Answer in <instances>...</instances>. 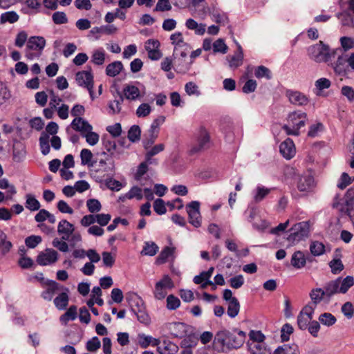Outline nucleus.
<instances>
[{
	"instance_id": "49",
	"label": "nucleus",
	"mask_w": 354,
	"mask_h": 354,
	"mask_svg": "<svg viewBox=\"0 0 354 354\" xmlns=\"http://www.w3.org/2000/svg\"><path fill=\"white\" fill-rule=\"evenodd\" d=\"M310 250L313 256H321L325 252V245L319 241H313L310 245Z\"/></svg>"
},
{
	"instance_id": "26",
	"label": "nucleus",
	"mask_w": 354,
	"mask_h": 354,
	"mask_svg": "<svg viewBox=\"0 0 354 354\" xmlns=\"http://www.w3.org/2000/svg\"><path fill=\"white\" fill-rule=\"evenodd\" d=\"M46 46V39L41 36L30 37L27 42L26 50L41 51Z\"/></svg>"
},
{
	"instance_id": "30",
	"label": "nucleus",
	"mask_w": 354,
	"mask_h": 354,
	"mask_svg": "<svg viewBox=\"0 0 354 354\" xmlns=\"http://www.w3.org/2000/svg\"><path fill=\"white\" fill-rule=\"evenodd\" d=\"M123 68V64L120 61H115L106 66V75L112 77H115Z\"/></svg>"
},
{
	"instance_id": "53",
	"label": "nucleus",
	"mask_w": 354,
	"mask_h": 354,
	"mask_svg": "<svg viewBox=\"0 0 354 354\" xmlns=\"http://www.w3.org/2000/svg\"><path fill=\"white\" fill-rule=\"evenodd\" d=\"M141 131L138 125H133L128 131V140L131 142H136L140 138Z\"/></svg>"
},
{
	"instance_id": "27",
	"label": "nucleus",
	"mask_w": 354,
	"mask_h": 354,
	"mask_svg": "<svg viewBox=\"0 0 354 354\" xmlns=\"http://www.w3.org/2000/svg\"><path fill=\"white\" fill-rule=\"evenodd\" d=\"M62 291L60 292L55 299H54V304L55 307L59 310H64L68 304V292L69 290L67 288L64 287V290H61Z\"/></svg>"
},
{
	"instance_id": "19",
	"label": "nucleus",
	"mask_w": 354,
	"mask_h": 354,
	"mask_svg": "<svg viewBox=\"0 0 354 354\" xmlns=\"http://www.w3.org/2000/svg\"><path fill=\"white\" fill-rule=\"evenodd\" d=\"M117 31V28L114 25H105L100 27H93L88 33V37H93L95 40L99 39L102 34L111 35Z\"/></svg>"
},
{
	"instance_id": "64",
	"label": "nucleus",
	"mask_w": 354,
	"mask_h": 354,
	"mask_svg": "<svg viewBox=\"0 0 354 354\" xmlns=\"http://www.w3.org/2000/svg\"><path fill=\"white\" fill-rule=\"evenodd\" d=\"M52 19L55 24L60 25L66 24L68 22V18L64 12H55L53 14Z\"/></svg>"
},
{
	"instance_id": "34",
	"label": "nucleus",
	"mask_w": 354,
	"mask_h": 354,
	"mask_svg": "<svg viewBox=\"0 0 354 354\" xmlns=\"http://www.w3.org/2000/svg\"><path fill=\"white\" fill-rule=\"evenodd\" d=\"M310 297L312 300V304L317 306L323 299H326V295L324 288H317L311 290Z\"/></svg>"
},
{
	"instance_id": "35",
	"label": "nucleus",
	"mask_w": 354,
	"mask_h": 354,
	"mask_svg": "<svg viewBox=\"0 0 354 354\" xmlns=\"http://www.w3.org/2000/svg\"><path fill=\"white\" fill-rule=\"evenodd\" d=\"M106 53L102 48L95 50L91 55V62L97 66L102 65L105 62Z\"/></svg>"
},
{
	"instance_id": "7",
	"label": "nucleus",
	"mask_w": 354,
	"mask_h": 354,
	"mask_svg": "<svg viewBox=\"0 0 354 354\" xmlns=\"http://www.w3.org/2000/svg\"><path fill=\"white\" fill-rule=\"evenodd\" d=\"M75 80L79 86L87 88L91 97L93 99V75L91 73V67L88 68V71L77 72L75 75Z\"/></svg>"
},
{
	"instance_id": "3",
	"label": "nucleus",
	"mask_w": 354,
	"mask_h": 354,
	"mask_svg": "<svg viewBox=\"0 0 354 354\" xmlns=\"http://www.w3.org/2000/svg\"><path fill=\"white\" fill-rule=\"evenodd\" d=\"M354 285V277L347 276L342 279L338 277L335 280L327 282L324 290L326 295V299L329 300L336 294H345L348 289Z\"/></svg>"
},
{
	"instance_id": "2",
	"label": "nucleus",
	"mask_w": 354,
	"mask_h": 354,
	"mask_svg": "<svg viewBox=\"0 0 354 354\" xmlns=\"http://www.w3.org/2000/svg\"><path fill=\"white\" fill-rule=\"evenodd\" d=\"M245 337L246 334L242 330H234L232 333L224 330L216 333L214 341L227 348H239L244 344Z\"/></svg>"
},
{
	"instance_id": "54",
	"label": "nucleus",
	"mask_w": 354,
	"mask_h": 354,
	"mask_svg": "<svg viewBox=\"0 0 354 354\" xmlns=\"http://www.w3.org/2000/svg\"><path fill=\"white\" fill-rule=\"evenodd\" d=\"M0 246H1V252L5 254L8 253L12 247V243L6 241V234L0 230Z\"/></svg>"
},
{
	"instance_id": "29",
	"label": "nucleus",
	"mask_w": 354,
	"mask_h": 354,
	"mask_svg": "<svg viewBox=\"0 0 354 354\" xmlns=\"http://www.w3.org/2000/svg\"><path fill=\"white\" fill-rule=\"evenodd\" d=\"M176 248L165 247L156 259V264L161 265L167 262V259L172 257L175 252Z\"/></svg>"
},
{
	"instance_id": "41",
	"label": "nucleus",
	"mask_w": 354,
	"mask_h": 354,
	"mask_svg": "<svg viewBox=\"0 0 354 354\" xmlns=\"http://www.w3.org/2000/svg\"><path fill=\"white\" fill-rule=\"evenodd\" d=\"M49 135L45 132H42L39 138V145L41 153L44 156L50 152Z\"/></svg>"
},
{
	"instance_id": "31",
	"label": "nucleus",
	"mask_w": 354,
	"mask_h": 354,
	"mask_svg": "<svg viewBox=\"0 0 354 354\" xmlns=\"http://www.w3.org/2000/svg\"><path fill=\"white\" fill-rule=\"evenodd\" d=\"M159 250V247L153 241H145L140 254L143 256H155Z\"/></svg>"
},
{
	"instance_id": "20",
	"label": "nucleus",
	"mask_w": 354,
	"mask_h": 354,
	"mask_svg": "<svg viewBox=\"0 0 354 354\" xmlns=\"http://www.w3.org/2000/svg\"><path fill=\"white\" fill-rule=\"evenodd\" d=\"M286 95L290 103L295 105L304 106L309 102L308 97L299 91H288L286 92Z\"/></svg>"
},
{
	"instance_id": "11",
	"label": "nucleus",
	"mask_w": 354,
	"mask_h": 354,
	"mask_svg": "<svg viewBox=\"0 0 354 354\" xmlns=\"http://www.w3.org/2000/svg\"><path fill=\"white\" fill-rule=\"evenodd\" d=\"M174 287V283L168 275H165L162 279L156 283L153 295L158 300L163 299L167 294V290Z\"/></svg>"
},
{
	"instance_id": "15",
	"label": "nucleus",
	"mask_w": 354,
	"mask_h": 354,
	"mask_svg": "<svg viewBox=\"0 0 354 354\" xmlns=\"http://www.w3.org/2000/svg\"><path fill=\"white\" fill-rule=\"evenodd\" d=\"M58 259V253L53 249H46L37 257V262L40 266H48L55 263Z\"/></svg>"
},
{
	"instance_id": "47",
	"label": "nucleus",
	"mask_w": 354,
	"mask_h": 354,
	"mask_svg": "<svg viewBox=\"0 0 354 354\" xmlns=\"http://www.w3.org/2000/svg\"><path fill=\"white\" fill-rule=\"evenodd\" d=\"M26 207L31 211H37L40 208L39 202L32 194H26Z\"/></svg>"
},
{
	"instance_id": "52",
	"label": "nucleus",
	"mask_w": 354,
	"mask_h": 354,
	"mask_svg": "<svg viewBox=\"0 0 354 354\" xmlns=\"http://www.w3.org/2000/svg\"><path fill=\"white\" fill-rule=\"evenodd\" d=\"M124 198L128 199L136 198L141 200L143 198L142 189L138 186H133L131 189L124 194Z\"/></svg>"
},
{
	"instance_id": "60",
	"label": "nucleus",
	"mask_w": 354,
	"mask_h": 354,
	"mask_svg": "<svg viewBox=\"0 0 354 354\" xmlns=\"http://www.w3.org/2000/svg\"><path fill=\"white\" fill-rule=\"evenodd\" d=\"M293 327L291 324L286 323L283 325L281 329V338L283 342L289 340L290 335L293 333Z\"/></svg>"
},
{
	"instance_id": "6",
	"label": "nucleus",
	"mask_w": 354,
	"mask_h": 354,
	"mask_svg": "<svg viewBox=\"0 0 354 354\" xmlns=\"http://www.w3.org/2000/svg\"><path fill=\"white\" fill-rule=\"evenodd\" d=\"M308 223L304 221L300 222L294 225L289 230V234L287 237V240L291 243L298 242L303 238L308 236Z\"/></svg>"
},
{
	"instance_id": "23",
	"label": "nucleus",
	"mask_w": 354,
	"mask_h": 354,
	"mask_svg": "<svg viewBox=\"0 0 354 354\" xmlns=\"http://www.w3.org/2000/svg\"><path fill=\"white\" fill-rule=\"evenodd\" d=\"M126 300L131 308L132 313L145 307L143 300L136 293H128L126 296Z\"/></svg>"
},
{
	"instance_id": "9",
	"label": "nucleus",
	"mask_w": 354,
	"mask_h": 354,
	"mask_svg": "<svg viewBox=\"0 0 354 354\" xmlns=\"http://www.w3.org/2000/svg\"><path fill=\"white\" fill-rule=\"evenodd\" d=\"M337 18L343 26L352 28L354 27V0H348L345 10L337 14Z\"/></svg>"
},
{
	"instance_id": "50",
	"label": "nucleus",
	"mask_w": 354,
	"mask_h": 354,
	"mask_svg": "<svg viewBox=\"0 0 354 354\" xmlns=\"http://www.w3.org/2000/svg\"><path fill=\"white\" fill-rule=\"evenodd\" d=\"M165 120V117L163 115H160L157 118H156L151 124V127L149 129V134L155 135L158 137L159 132V127L164 123Z\"/></svg>"
},
{
	"instance_id": "39",
	"label": "nucleus",
	"mask_w": 354,
	"mask_h": 354,
	"mask_svg": "<svg viewBox=\"0 0 354 354\" xmlns=\"http://www.w3.org/2000/svg\"><path fill=\"white\" fill-rule=\"evenodd\" d=\"M77 318V307L75 306H71L66 310V312L60 317V322L66 324L70 320H75Z\"/></svg>"
},
{
	"instance_id": "12",
	"label": "nucleus",
	"mask_w": 354,
	"mask_h": 354,
	"mask_svg": "<svg viewBox=\"0 0 354 354\" xmlns=\"http://www.w3.org/2000/svg\"><path fill=\"white\" fill-rule=\"evenodd\" d=\"M170 40L174 46V53L176 55L180 53L181 55H187L190 48L183 39L180 32H176L170 35Z\"/></svg>"
},
{
	"instance_id": "45",
	"label": "nucleus",
	"mask_w": 354,
	"mask_h": 354,
	"mask_svg": "<svg viewBox=\"0 0 354 354\" xmlns=\"http://www.w3.org/2000/svg\"><path fill=\"white\" fill-rule=\"evenodd\" d=\"M198 342V337L195 334L186 335L180 342L181 347L194 348Z\"/></svg>"
},
{
	"instance_id": "51",
	"label": "nucleus",
	"mask_w": 354,
	"mask_h": 354,
	"mask_svg": "<svg viewBox=\"0 0 354 354\" xmlns=\"http://www.w3.org/2000/svg\"><path fill=\"white\" fill-rule=\"evenodd\" d=\"M137 317L138 320L141 323L146 326L149 325L151 322V319L149 315L146 311L145 307L143 309L138 310L135 313H133Z\"/></svg>"
},
{
	"instance_id": "44",
	"label": "nucleus",
	"mask_w": 354,
	"mask_h": 354,
	"mask_svg": "<svg viewBox=\"0 0 354 354\" xmlns=\"http://www.w3.org/2000/svg\"><path fill=\"white\" fill-rule=\"evenodd\" d=\"M81 164L82 165H88L93 167L94 162L92 161L93 153L88 149H83L80 152Z\"/></svg>"
},
{
	"instance_id": "36",
	"label": "nucleus",
	"mask_w": 354,
	"mask_h": 354,
	"mask_svg": "<svg viewBox=\"0 0 354 354\" xmlns=\"http://www.w3.org/2000/svg\"><path fill=\"white\" fill-rule=\"evenodd\" d=\"M123 93L125 97L130 100H136L140 96L138 88L133 85H127L123 89Z\"/></svg>"
},
{
	"instance_id": "62",
	"label": "nucleus",
	"mask_w": 354,
	"mask_h": 354,
	"mask_svg": "<svg viewBox=\"0 0 354 354\" xmlns=\"http://www.w3.org/2000/svg\"><path fill=\"white\" fill-rule=\"evenodd\" d=\"M180 305V299L173 295H169L167 298V308L169 310H174L177 309Z\"/></svg>"
},
{
	"instance_id": "37",
	"label": "nucleus",
	"mask_w": 354,
	"mask_h": 354,
	"mask_svg": "<svg viewBox=\"0 0 354 354\" xmlns=\"http://www.w3.org/2000/svg\"><path fill=\"white\" fill-rule=\"evenodd\" d=\"M165 149L164 144H158L153 147H151L148 150H147V153L145 154V159L149 163L152 164L153 160L152 157L162 151Z\"/></svg>"
},
{
	"instance_id": "8",
	"label": "nucleus",
	"mask_w": 354,
	"mask_h": 354,
	"mask_svg": "<svg viewBox=\"0 0 354 354\" xmlns=\"http://www.w3.org/2000/svg\"><path fill=\"white\" fill-rule=\"evenodd\" d=\"M102 146L106 149V152L104 151L101 154L107 158H120V156L123 153V150L117 147L115 141L109 136H105L102 138Z\"/></svg>"
},
{
	"instance_id": "4",
	"label": "nucleus",
	"mask_w": 354,
	"mask_h": 354,
	"mask_svg": "<svg viewBox=\"0 0 354 354\" xmlns=\"http://www.w3.org/2000/svg\"><path fill=\"white\" fill-rule=\"evenodd\" d=\"M306 117L304 112H292L288 115L287 123L282 128L288 135L299 136L300 128L305 125Z\"/></svg>"
},
{
	"instance_id": "43",
	"label": "nucleus",
	"mask_w": 354,
	"mask_h": 354,
	"mask_svg": "<svg viewBox=\"0 0 354 354\" xmlns=\"http://www.w3.org/2000/svg\"><path fill=\"white\" fill-rule=\"evenodd\" d=\"M117 95L118 96L115 97V99L109 104V107L112 111V113H119L121 111V104L124 101V97L120 92L118 91Z\"/></svg>"
},
{
	"instance_id": "18",
	"label": "nucleus",
	"mask_w": 354,
	"mask_h": 354,
	"mask_svg": "<svg viewBox=\"0 0 354 354\" xmlns=\"http://www.w3.org/2000/svg\"><path fill=\"white\" fill-rule=\"evenodd\" d=\"M48 286L46 290L41 292V297L46 301H51L55 294L64 290V286L55 281L51 280L46 284Z\"/></svg>"
},
{
	"instance_id": "33",
	"label": "nucleus",
	"mask_w": 354,
	"mask_h": 354,
	"mask_svg": "<svg viewBox=\"0 0 354 354\" xmlns=\"http://www.w3.org/2000/svg\"><path fill=\"white\" fill-rule=\"evenodd\" d=\"M307 259L304 254L301 251H297L293 253L291 258V264L295 268L299 269L303 268L306 263Z\"/></svg>"
},
{
	"instance_id": "5",
	"label": "nucleus",
	"mask_w": 354,
	"mask_h": 354,
	"mask_svg": "<svg viewBox=\"0 0 354 354\" xmlns=\"http://www.w3.org/2000/svg\"><path fill=\"white\" fill-rule=\"evenodd\" d=\"M194 141V143L190 149L192 154L203 151L210 147V135L205 127L201 126L195 131Z\"/></svg>"
},
{
	"instance_id": "22",
	"label": "nucleus",
	"mask_w": 354,
	"mask_h": 354,
	"mask_svg": "<svg viewBox=\"0 0 354 354\" xmlns=\"http://www.w3.org/2000/svg\"><path fill=\"white\" fill-rule=\"evenodd\" d=\"M171 337L181 338L186 334L187 325L182 322H172L167 324Z\"/></svg>"
},
{
	"instance_id": "42",
	"label": "nucleus",
	"mask_w": 354,
	"mask_h": 354,
	"mask_svg": "<svg viewBox=\"0 0 354 354\" xmlns=\"http://www.w3.org/2000/svg\"><path fill=\"white\" fill-rule=\"evenodd\" d=\"M19 19V16L15 11H8L1 14L0 17V23L5 24L8 22L10 24H14L17 22Z\"/></svg>"
},
{
	"instance_id": "59",
	"label": "nucleus",
	"mask_w": 354,
	"mask_h": 354,
	"mask_svg": "<svg viewBox=\"0 0 354 354\" xmlns=\"http://www.w3.org/2000/svg\"><path fill=\"white\" fill-rule=\"evenodd\" d=\"M331 272L334 274H339L344 270V265L339 259H334L329 263Z\"/></svg>"
},
{
	"instance_id": "48",
	"label": "nucleus",
	"mask_w": 354,
	"mask_h": 354,
	"mask_svg": "<svg viewBox=\"0 0 354 354\" xmlns=\"http://www.w3.org/2000/svg\"><path fill=\"white\" fill-rule=\"evenodd\" d=\"M250 354H271L270 349H268L263 344L253 343L250 346Z\"/></svg>"
},
{
	"instance_id": "32",
	"label": "nucleus",
	"mask_w": 354,
	"mask_h": 354,
	"mask_svg": "<svg viewBox=\"0 0 354 354\" xmlns=\"http://www.w3.org/2000/svg\"><path fill=\"white\" fill-rule=\"evenodd\" d=\"M273 354H300L299 347L295 344H284L279 346Z\"/></svg>"
},
{
	"instance_id": "21",
	"label": "nucleus",
	"mask_w": 354,
	"mask_h": 354,
	"mask_svg": "<svg viewBox=\"0 0 354 354\" xmlns=\"http://www.w3.org/2000/svg\"><path fill=\"white\" fill-rule=\"evenodd\" d=\"M236 45L237 50L234 53V54L233 55H228L226 57V59L228 62L229 67L231 68H236L243 64V49L239 44L236 43Z\"/></svg>"
},
{
	"instance_id": "63",
	"label": "nucleus",
	"mask_w": 354,
	"mask_h": 354,
	"mask_svg": "<svg viewBox=\"0 0 354 354\" xmlns=\"http://www.w3.org/2000/svg\"><path fill=\"white\" fill-rule=\"evenodd\" d=\"M101 346L100 341L97 337H93L89 339L86 345L87 351L90 352H95L97 351Z\"/></svg>"
},
{
	"instance_id": "38",
	"label": "nucleus",
	"mask_w": 354,
	"mask_h": 354,
	"mask_svg": "<svg viewBox=\"0 0 354 354\" xmlns=\"http://www.w3.org/2000/svg\"><path fill=\"white\" fill-rule=\"evenodd\" d=\"M271 189L266 188L263 186L259 185L257 187L254 193V201L255 203H259L268 196Z\"/></svg>"
},
{
	"instance_id": "10",
	"label": "nucleus",
	"mask_w": 354,
	"mask_h": 354,
	"mask_svg": "<svg viewBox=\"0 0 354 354\" xmlns=\"http://www.w3.org/2000/svg\"><path fill=\"white\" fill-rule=\"evenodd\" d=\"M337 60L331 62L330 64L336 74L344 76L346 75L349 68L348 55L343 52V50L341 48V53L335 54Z\"/></svg>"
},
{
	"instance_id": "17",
	"label": "nucleus",
	"mask_w": 354,
	"mask_h": 354,
	"mask_svg": "<svg viewBox=\"0 0 354 354\" xmlns=\"http://www.w3.org/2000/svg\"><path fill=\"white\" fill-rule=\"evenodd\" d=\"M75 231V226L66 219L61 220L57 225V232L61 236L62 239L69 241L71 235Z\"/></svg>"
},
{
	"instance_id": "24",
	"label": "nucleus",
	"mask_w": 354,
	"mask_h": 354,
	"mask_svg": "<svg viewBox=\"0 0 354 354\" xmlns=\"http://www.w3.org/2000/svg\"><path fill=\"white\" fill-rule=\"evenodd\" d=\"M71 125L75 131L80 132L82 136L93 130V127L82 118H75Z\"/></svg>"
},
{
	"instance_id": "13",
	"label": "nucleus",
	"mask_w": 354,
	"mask_h": 354,
	"mask_svg": "<svg viewBox=\"0 0 354 354\" xmlns=\"http://www.w3.org/2000/svg\"><path fill=\"white\" fill-rule=\"evenodd\" d=\"M187 212L189 215V221L195 227H198L201 225L200 203L198 201H192L187 205Z\"/></svg>"
},
{
	"instance_id": "58",
	"label": "nucleus",
	"mask_w": 354,
	"mask_h": 354,
	"mask_svg": "<svg viewBox=\"0 0 354 354\" xmlns=\"http://www.w3.org/2000/svg\"><path fill=\"white\" fill-rule=\"evenodd\" d=\"M11 97L10 91L7 86L0 81V106L5 104Z\"/></svg>"
},
{
	"instance_id": "16",
	"label": "nucleus",
	"mask_w": 354,
	"mask_h": 354,
	"mask_svg": "<svg viewBox=\"0 0 354 354\" xmlns=\"http://www.w3.org/2000/svg\"><path fill=\"white\" fill-rule=\"evenodd\" d=\"M187 55H181L180 53L176 55L173 53L174 57V68L178 73H185L190 68L192 62L187 60Z\"/></svg>"
},
{
	"instance_id": "55",
	"label": "nucleus",
	"mask_w": 354,
	"mask_h": 354,
	"mask_svg": "<svg viewBox=\"0 0 354 354\" xmlns=\"http://www.w3.org/2000/svg\"><path fill=\"white\" fill-rule=\"evenodd\" d=\"M214 53H221L225 54L227 52L228 47L222 39H218L212 44Z\"/></svg>"
},
{
	"instance_id": "46",
	"label": "nucleus",
	"mask_w": 354,
	"mask_h": 354,
	"mask_svg": "<svg viewBox=\"0 0 354 354\" xmlns=\"http://www.w3.org/2000/svg\"><path fill=\"white\" fill-rule=\"evenodd\" d=\"M319 322L326 326L334 325L337 321L335 317L330 313H324L319 317Z\"/></svg>"
},
{
	"instance_id": "14",
	"label": "nucleus",
	"mask_w": 354,
	"mask_h": 354,
	"mask_svg": "<svg viewBox=\"0 0 354 354\" xmlns=\"http://www.w3.org/2000/svg\"><path fill=\"white\" fill-rule=\"evenodd\" d=\"M315 187L316 183L310 174H304L298 179L297 189L301 192H312Z\"/></svg>"
},
{
	"instance_id": "25",
	"label": "nucleus",
	"mask_w": 354,
	"mask_h": 354,
	"mask_svg": "<svg viewBox=\"0 0 354 354\" xmlns=\"http://www.w3.org/2000/svg\"><path fill=\"white\" fill-rule=\"evenodd\" d=\"M279 151L285 158H292L295 154V147L293 141L290 138H287L281 143Z\"/></svg>"
},
{
	"instance_id": "61",
	"label": "nucleus",
	"mask_w": 354,
	"mask_h": 354,
	"mask_svg": "<svg viewBox=\"0 0 354 354\" xmlns=\"http://www.w3.org/2000/svg\"><path fill=\"white\" fill-rule=\"evenodd\" d=\"M148 165L150 164L146 160L145 162H142L139 165L137 171L135 174V179L137 181H140L142 178V176L147 172Z\"/></svg>"
},
{
	"instance_id": "1",
	"label": "nucleus",
	"mask_w": 354,
	"mask_h": 354,
	"mask_svg": "<svg viewBox=\"0 0 354 354\" xmlns=\"http://www.w3.org/2000/svg\"><path fill=\"white\" fill-rule=\"evenodd\" d=\"M310 59L317 63H328L335 58V54L341 53V48L331 50L329 46L322 41L309 46L307 49Z\"/></svg>"
},
{
	"instance_id": "57",
	"label": "nucleus",
	"mask_w": 354,
	"mask_h": 354,
	"mask_svg": "<svg viewBox=\"0 0 354 354\" xmlns=\"http://www.w3.org/2000/svg\"><path fill=\"white\" fill-rule=\"evenodd\" d=\"M214 268L211 267L206 272H202L199 275H196L194 278V282L196 284H200L205 281H209V279L211 277Z\"/></svg>"
},
{
	"instance_id": "56",
	"label": "nucleus",
	"mask_w": 354,
	"mask_h": 354,
	"mask_svg": "<svg viewBox=\"0 0 354 354\" xmlns=\"http://www.w3.org/2000/svg\"><path fill=\"white\" fill-rule=\"evenodd\" d=\"M86 207L91 214L100 212L102 209L100 202L97 199L91 198L86 201Z\"/></svg>"
},
{
	"instance_id": "28",
	"label": "nucleus",
	"mask_w": 354,
	"mask_h": 354,
	"mask_svg": "<svg viewBox=\"0 0 354 354\" xmlns=\"http://www.w3.org/2000/svg\"><path fill=\"white\" fill-rule=\"evenodd\" d=\"M157 351L160 354H175L178 351V346L170 341L164 340L162 344L158 346Z\"/></svg>"
},
{
	"instance_id": "40",
	"label": "nucleus",
	"mask_w": 354,
	"mask_h": 354,
	"mask_svg": "<svg viewBox=\"0 0 354 354\" xmlns=\"http://www.w3.org/2000/svg\"><path fill=\"white\" fill-rule=\"evenodd\" d=\"M240 311V304L237 299H235L227 304V315L231 318L236 317Z\"/></svg>"
}]
</instances>
